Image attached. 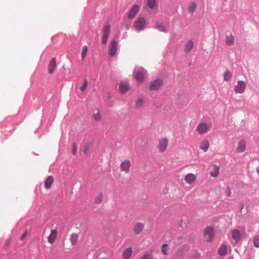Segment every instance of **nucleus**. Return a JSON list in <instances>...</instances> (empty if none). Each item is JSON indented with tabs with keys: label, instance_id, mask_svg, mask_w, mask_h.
Masks as SVG:
<instances>
[{
	"label": "nucleus",
	"instance_id": "obj_1",
	"mask_svg": "<svg viewBox=\"0 0 259 259\" xmlns=\"http://www.w3.org/2000/svg\"><path fill=\"white\" fill-rule=\"evenodd\" d=\"M211 128V124L209 122H201L197 126L196 131L200 135L206 133Z\"/></svg>",
	"mask_w": 259,
	"mask_h": 259
},
{
	"label": "nucleus",
	"instance_id": "obj_2",
	"mask_svg": "<svg viewBox=\"0 0 259 259\" xmlns=\"http://www.w3.org/2000/svg\"><path fill=\"white\" fill-rule=\"evenodd\" d=\"M146 19L143 17H138L136 19L133 24V28L136 30L140 31L146 28Z\"/></svg>",
	"mask_w": 259,
	"mask_h": 259
},
{
	"label": "nucleus",
	"instance_id": "obj_3",
	"mask_svg": "<svg viewBox=\"0 0 259 259\" xmlns=\"http://www.w3.org/2000/svg\"><path fill=\"white\" fill-rule=\"evenodd\" d=\"M169 140L166 137L162 138L159 139L157 148L159 152L163 153L165 152L167 148Z\"/></svg>",
	"mask_w": 259,
	"mask_h": 259
},
{
	"label": "nucleus",
	"instance_id": "obj_4",
	"mask_svg": "<svg viewBox=\"0 0 259 259\" xmlns=\"http://www.w3.org/2000/svg\"><path fill=\"white\" fill-rule=\"evenodd\" d=\"M134 75L138 82L143 83L147 77V73L146 70L142 69L141 70L135 71Z\"/></svg>",
	"mask_w": 259,
	"mask_h": 259
},
{
	"label": "nucleus",
	"instance_id": "obj_5",
	"mask_svg": "<svg viewBox=\"0 0 259 259\" xmlns=\"http://www.w3.org/2000/svg\"><path fill=\"white\" fill-rule=\"evenodd\" d=\"M163 85V81L162 79L157 78L150 82L149 89L151 91H157L159 90Z\"/></svg>",
	"mask_w": 259,
	"mask_h": 259
},
{
	"label": "nucleus",
	"instance_id": "obj_6",
	"mask_svg": "<svg viewBox=\"0 0 259 259\" xmlns=\"http://www.w3.org/2000/svg\"><path fill=\"white\" fill-rule=\"evenodd\" d=\"M214 235L213 228L211 227H207L204 231V238L207 242H211Z\"/></svg>",
	"mask_w": 259,
	"mask_h": 259
},
{
	"label": "nucleus",
	"instance_id": "obj_7",
	"mask_svg": "<svg viewBox=\"0 0 259 259\" xmlns=\"http://www.w3.org/2000/svg\"><path fill=\"white\" fill-rule=\"evenodd\" d=\"M197 178V174L188 173L184 177L185 184L189 185H193Z\"/></svg>",
	"mask_w": 259,
	"mask_h": 259
},
{
	"label": "nucleus",
	"instance_id": "obj_8",
	"mask_svg": "<svg viewBox=\"0 0 259 259\" xmlns=\"http://www.w3.org/2000/svg\"><path fill=\"white\" fill-rule=\"evenodd\" d=\"M246 87V83L244 81L240 80L235 85L234 91L236 93L242 94L244 92Z\"/></svg>",
	"mask_w": 259,
	"mask_h": 259
},
{
	"label": "nucleus",
	"instance_id": "obj_9",
	"mask_svg": "<svg viewBox=\"0 0 259 259\" xmlns=\"http://www.w3.org/2000/svg\"><path fill=\"white\" fill-rule=\"evenodd\" d=\"M131 163L130 160L125 159L120 165V169L121 171H123L125 174H128L130 171Z\"/></svg>",
	"mask_w": 259,
	"mask_h": 259
},
{
	"label": "nucleus",
	"instance_id": "obj_10",
	"mask_svg": "<svg viewBox=\"0 0 259 259\" xmlns=\"http://www.w3.org/2000/svg\"><path fill=\"white\" fill-rule=\"evenodd\" d=\"M117 42L114 40H112L110 42L109 46V55L111 56H113L116 54L117 50Z\"/></svg>",
	"mask_w": 259,
	"mask_h": 259
},
{
	"label": "nucleus",
	"instance_id": "obj_11",
	"mask_svg": "<svg viewBox=\"0 0 259 259\" xmlns=\"http://www.w3.org/2000/svg\"><path fill=\"white\" fill-rule=\"evenodd\" d=\"M140 10V7L137 5H134L128 12L127 17L130 19H133L136 16Z\"/></svg>",
	"mask_w": 259,
	"mask_h": 259
},
{
	"label": "nucleus",
	"instance_id": "obj_12",
	"mask_svg": "<svg viewBox=\"0 0 259 259\" xmlns=\"http://www.w3.org/2000/svg\"><path fill=\"white\" fill-rule=\"evenodd\" d=\"M246 142L244 140H241L237 143L236 151L239 153H243L246 149Z\"/></svg>",
	"mask_w": 259,
	"mask_h": 259
},
{
	"label": "nucleus",
	"instance_id": "obj_13",
	"mask_svg": "<svg viewBox=\"0 0 259 259\" xmlns=\"http://www.w3.org/2000/svg\"><path fill=\"white\" fill-rule=\"evenodd\" d=\"M144 228V225L143 223L137 222L133 227V231L136 235H138L142 233Z\"/></svg>",
	"mask_w": 259,
	"mask_h": 259
},
{
	"label": "nucleus",
	"instance_id": "obj_14",
	"mask_svg": "<svg viewBox=\"0 0 259 259\" xmlns=\"http://www.w3.org/2000/svg\"><path fill=\"white\" fill-rule=\"evenodd\" d=\"M57 68L56 60L55 58L52 59L48 65V72L50 74L53 73Z\"/></svg>",
	"mask_w": 259,
	"mask_h": 259
},
{
	"label": "nucleus",
	"instance_id": "obj_15",
	"mask_svg": "<svg viewBox=\"0 0 259 259\" xmlns=\"http://www.w3.org/2000/svg\"><path fill=\"white\" fill-rule=\"evenodd\" d=\"M130 89V86L127 82L122 81L119 83V91L121 93L124 94Z\"/></svg>",
	"mask_w": 259,
	"mask_h": 259
},
{
	"label": "nucleus",
	"instance_id": "obj_16",
	"mask_svg": "<svg viewBox=\"0 0 259 259\" xmlns=\"http://www.w3.org/2000/svg\"><path fill=\"white\" fill-rule=\"evenodd\" d=\"M232 238L237 243L241 238V232L239 230H234L231 232Z\"/></svg>",
	"mask_w": 259,
	"mask_h": 259
},
{
	"label": "nucleus",
	"instance_id": "obj_17",
	"mask_svg": "<svg viewBox=\"0 0 259 259\" xmlns=\"http://www.w3.org/2000/svg\"><path fill=\"white\" fill-rule=\"evenodd\" d=\"M54 178L52 176H49L44 182L45 187L46 189H50L52 187V185L54 182Z\"/></svg>",
	"mask_w": 259,
	"mask_h": 259
},
{
	"label": "nucleus",
	"instance_id": "obj_18",
	"mask_svg": "<svg viewBox=\"0 0 259 259\" xmlns=\"http://www.w3.org/2000/svg\"><path fill=\"white\" fill-rule=\"evenodd\" d=\"M220 167L217 165L212 166V169L210 171V175L213 178H217L219 175Z\"/></svg>",
	"mask_w": 259,
	"mask_h": 259
},
{
	"label": "nucleus",
	"instance_id": "obj_19",
	"mask_svg": "<svg viewBox=\"0 0 259 259\" xmlns=\"http://www.w3.org/2000/svg\"><path fill=\"white\" fill-rule=\"evenodd\" d=\"M209 145V141L207 140H204L200 143V149L205 152L208 150Z\"/></svg>",
	"mask_w": 259,
	"mask_h": 259
},
{
	"label": "nucleus",
	"instance_id": "obj_20",
	"mask_svg": "<svg viewBox=\"0 0 259 259\" xmlns=\"http://www.w3.org/2000/svg\"><path fill=\"white\" fill-rule=\"evenodd\" d=\"M133 253L132 248L128 247L124 250L122 256L124 259H130Z\"/></svg>",
	"mask_w": 259,
	"mask_h": 259
},
{
	"label": "nucleus",
	"instance_id": "obj_21",
	"mask_svg": "<svg viewBox=\"0 0 259 259\" xmlns=\"http://www.w3.org/2000/svg\"><path fill=\"white\" fill-rule=\"evenodd\" d=\"M57 235V231L55 230H52L51 231V234H50L49 236L48 237V241L51 244H52L53 243H54L56 240Z\"/></svg>",
	"mask_w": 259,
	"mask_h": 259
},
{
	"label": "nucleus",
	"instance_id": "obj_22",
	"mask_svg": "<svg viewBox=\"0 0 259 259\" xmlns=\"http://www.w3.org/2000/svg\"><path fill=\"white\" fill-rule=\"evenodd\" d=\"M110 27L109 24H107L103 27L102 37L108 38L110 34Z\"/></svg>",
	"mask_w": 259,
	"mask_h": 259
},
{
	"label": "nucleus",
	"instance_id": "obj_23",
	"mask_svg": "<svg viewBox=\"0 0 259 259\" xmlns=\"http://www.w3.org/2000/svg\"><path fill=\"white\" fill-rule=\"evenodd\" d=\"M219 254L220 255H224L227 253V246L225 243H223L219 249Z\"/></svg>",
	"mask_w": 259,
	"mask_h": 259
},
{
	"label": "nucleus",
	"instance_id": "obj_24",
	"mask_svg": "<svg viewBox=\"0 0 259 259\" xmlns=\"http://www.w3.org/2000/svg\"><path fill=\"white\" fill-rule=\"evenodd\" d=\"M194 46V42L192 40H189L185 46L184 51L186 53H188L191 51Z\"/></svg>",
	"mask_w": 259,
	"mask_h": 259
},
{
	"label": "nucleus",
	"instance_id": "obj_25",
	"mask_svg": "<svg viewBox=\"0 0 259 259\" xmlns=\"http://www.w3.org/2000/svg\"><path fill=\"white\" fill-rule=\"evenodd\" d=\"M154 28L161 32H166L165 26L160 22H157L155 24Z\"/></svg>",
	"mask_w": 259,
	"mask_h": 259
},
{
	"label": "nucleus",
	"instance_id": "obj_26",
	"mask_svg": "<svg viewBox=\"0 0 259 259\" xmlns=\"http://www.w3.org/2000/svg\"><path fill=\"white\" fill-rule=\"evenodd\" d=\"M226 43L228 46H232L234 43V38L232 35L227 36L226 38Z\"/></svg>",
	"mask_w": 259,
	"mask_h": 259
},
{
	"label": "nucleus",
	"instance_id": "obj_27",
	"mask_svg": "<svg viewBox=\"0 0 259 259\" xmlns=\"http://www.w3.org/2000/svg\"><path fill=\"white\" fill-rule=\"evenodd\" d=\"M224 80L229 81L232 77V73L230 71H226L223 73Z\"/></svg>",
	"mask_w": 259,
	"mask_h": 259
},
{
	"label": "nucleus",
	"instance_id": "obj_28",
	"mask_svg": "<svg viewBox=\"0 0 259 259\" xmlns=\"http://www.w3.org/2000/svg\"><path fill=\"white\" fill-rule=\"evenodd\" d=\"M103 195L102 193L98 194L95 197V202L97 204H100L103 201Z\"/></svg>",
	"mask_w": 259,
	"mask_h": 259
},
{
	"label": "nucleus",
	"instance_id": "obj_29",
	"mask_svg": "<svg viewBox=\"0 0 259 259\" xmlns=\"http://www.w3.org/2000/svg\"><path fill=\"white\" fill-rule=\"evenodd\" d=\"M144 101L142 98H138L135 103V106L136 108H141L144 105Z\"/></svg>",
	"mask_w": 259,
	"mask_h": 259
},
{
	"label": "nucleus",
	"instance_id": "obj_30",
	"mask_svg": "<svg viewBox=\"0 0 259 259\" xmlns=\"http://www.w3.org/2000/svg\"><path fill=\"white\" fill-rule=\"evenodd\" d=\"M197 5L195 3H191L188 8V11L190 13H193L196 9Z\"/></svg>",
	"mask_w": 259,
	"mask_h": 259
},
{
	"label": "nucleus",
	"instance_id": "obj_31",
	"mask_svg": "<svg viewBox=\"0 0 259 259\" xmlns=\"http://www.w3.org/2000/svg\"><path fill=\"white\" fill-rule=\"evenodd\" d=\"M93 116L96 121H100L101 119V116L98 110L94 111Z\"/></svg>",
	"mask_w": 259,
	"mask_h": 259
},
{
	"label": "nucleus",
	"instance_id": "obj_32",
	"mask_svg": "<svg viewBox=\"0 0 259 259\" xmlns=\"http://www.w3.org/2000/svg\"><path fill=\"white\" fill-rule=\"evenodd\" d=\"M156 4V0H147V5L151 9H154Z\"/></svg>",
	"mask_w": 259,
	"mask_h": 259
},
{
	"label": "nucleus",
	"instance_id": "obj_33",
	"mask_svg": "<svg viewBox=\"0 0 259 259\" xmlns=\"http://www.w3.org/2000/svg\"><path fill=\"white\" fill-rule=\"evenodd\" d=\"M88 51V48L87 46H84L82 48L81 58L82 60H84Z\"/></svg>",
	"mask_w": 259,
	"mask_h": 259
},
{
	"label": "nucleus",
	"instance_id": "obj_34",
	"mask_svg": "<svg viewBox=\"0 0 259 259\" xmlns=\"http://www.w3.org/2000/svg\"><path fill=\"white\" fill-rule=\"evenodd\" d=\"M140 259H153L152 252H146Z\"/></svg>",
	"mask_w": 259,
	"mask_h": 259
},
{
	"label": "nucleus",
	"instance_id": "obj_35",
	"mask_svg": "<svg viewBox=\"0 0 259 259\" xmlns=\"http://www.w3.org/2000/svg\"><path fill=\"white\" fill-rule=\"evenodd\" d=\"M78 235L75 234H72L71 236L70 241L72 245H74L76 243V242L78 240Z\"/></svg>",
	"mask_w": 259,
	"mask_h": 259
},
{
	"label": "nucleus",
	"instance_id": "obj_36",
	"mask_svg": "<svg viewBox=\"0 0 259 259\" xmlns=\"http://www.w3.org/2000/svg\"><path fill=\"white\" fill-rule=\"evenodd\" d=\"M253 244L256 247H259V234H256L253 238Z\"/></svg>",
	"mask_w": 259,
	"mask_h": 259
},
{
	"label": "nucleus",
	"instance_id": "obj_37",
	"mask_svg": "<svg viewBox=\"0 0 259 259\" xmlns=\"http://www.w3.org/2000/svg\"><path fill=\"white\" fill-rule=\"evenodd\" d=\"M88 84V82L87 79H84L82 85L79 88L81 92H84L85 90V89H86V88L87 87Z\"/></svg>",
	"mask_w": 259,
	"mask_h": 259
},
{
	"label": "nucleus",
	"instance_id": "obj_38",
	"mask_svg": "<svg viewBox=\"0 0 259 259\" xmlns=\"http://www.w3.org/2000/svg\"><path fill=\"white\" fill-rule=\"evenodd\" d=\"M167 245L166 244H164L161 246V251L165 255L167 254Z\"/></svg>",
	"mask_w": 259,
	"mask_h": 259
},
{
	"label": "nucleus",
	"instance_id": "obj_39",
	"mask_svg": "<svg viewBox=\"0 0 259 259\" xmlns=\"http://www.w3.org/2000/svg\"><path fill=\"white\" fill-rule=\"evenodd\" d=\"M76 150H77L76 146L75 144L74 143L73 144V147H72V154L73 155H76Z\"/></svg>",
	"mask_w": 259,
	"mask_h": 259
},
{
	"label": "nucleus",
	"instance_id": "obj_40",
	"mask_svg": "<svg viewBox=\"0 0 259 259\" xmlns=\"http://www.w3.org/2000/svg\"><path fill=\"white\" fill-rule=\"evenodd\" d=\"M107 39H108V38H104V37H102V42L103 44L106 45L107 43Z\"/></svg>",
	"mask_w": 259,
	"mask_h": 259
},
{
	"label": "nucleus",
	"instance_id": "obj_41",
	"mask_svg": "<svg viewBox=\"0 0 259 259\" xmlns=\"http://www.w3.org/2000/svg\"><path fill=\"white\" fill-rule=\"evenodd\" d=\"M27 235V232H24V233L22 234V236H21V240H23V239H25V238L26 237Z\"/></svg>",
	"mask_w": 259,
	"mask_h": 259
},
{
	"label": "nucleus",
	"instance_id": "obj_42",
	"mask_svg": "<svg viewBox=\"0 0 259 259\" xmlns=\"http://www.w3.org/2000/svg\"><path fill=\"white\" fill-rule=\"evenodd\" d=\"M244 208V204L241 203L239 205L240 211L242 212V210Z\"/></svg>",
	"mask_w": 259,
	"mask_h": 259
},
{
	"label": "nucleus",
	"instance_id": "obj_43",
	"mask_svg": "<svg viewBox=\"0 0 259 259\" xmlns=\"http://www.w3.org/2000/svg\"><path fill=\"white\" fill-rule=\"evenodd\" d=\"M88 149L87 147V148L84 147L83 151L84 153H86L87 152V151H88Z\"/></svg>",
	"mask_w": 259,
	"mask_h": 259
}]
</instances>
